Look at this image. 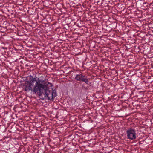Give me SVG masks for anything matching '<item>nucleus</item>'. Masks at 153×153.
<instances>
[{
	"label": "nucleus",
	"instance_id": "7ed1b4c3",
	"mask_svg": "<svg viewBox=\"0 0 153 153\" xmlns=\"http://www.w3.org/2000/svg\"><path fill=\"white\" fill-rule=\"evenodd\" d=\"M75 79L77 81L84 82L86 84H88L89 80L88 79L85 77V75H83L82 74H76L75 76Z\"/></svg>",
	"mask_w": 153,
	"mask_h": 153
},
{
	"label": "nucleus",
	"instance_id": "f257e3e1",
	"mask_svg": "<svg viewBox=\"0 0 153 153\" xmlns=\"http://www.w3.org/2000/svg\"><path fill=\"white\" fill-rule=\"evenodd\" d=\"M44 82V81L39 80V78H32L30 81L25 82L23 88L26 91H31L33 94L37 93L40 97L44 96L43 99L48 98L50 100H53L57 95L56 91L53 90V88L51 90H45L46 86Z\"/></svg>",
	"mask_w": 153,
	"mask_h": 153
},
{
	"label": "nucleus",
	"instance_id": "f03ea898",
	"mask_svg": "<svg viewBox=\"0 0 153 153\" xmlns=\"http://www.w3.org/2000/svg\"><path fill=\"white\" fill-rule=\"evenodd\" d=\"M126 134L127 138L131 140L136 139V134L134 129L129 128L126 131Z\"/></svg>",
	"mask_w": 153,
	"mask_h": 153
}]
</instances>
